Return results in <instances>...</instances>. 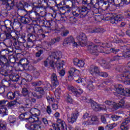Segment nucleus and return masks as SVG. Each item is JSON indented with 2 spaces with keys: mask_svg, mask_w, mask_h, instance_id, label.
<instances>
[{
  "mask_svg": "<svg viewBox=\"0 0 130 130\" xmlns=\"http://www.w3.org/2000/svg\"><path fill=\"white\" fill-rule=\"evenodd\" d=\"M110 51L112 53H114V54H116L117 52L119 51V49H115L113 48L110 49Z\"/></svg>",
  "mask_w": 130,
  "mask_h": 130,
  "instance_id": "nucleus-62",
  "label": "nucleus"
},
{
  "mask_svg": "<svg viewBox=\"0 0 130 130\" xmlns=\"http://www.w3.org/2000/svg\"><path fill=\"white\" fill-rule=\"evenodd\" d=\"M51 81L53 83V86L56 87L59 85L58 80H57V76L55 73H53L51 76Z\"/></svg>",
  "mask_w": 130,
  "mask_h": 130,
  "instance_id": "nucleus-23",
  "label": "nucleus"
},
{
  "mask_svg": "<svg viewBox=\"0 0 130 130\" xmlns=\"http://www.w3.org/2000/svg\"><path fill=\"white\" fill-rule=\"evenodd\" d=\"M27 119L30 123H33V122L39 121V118L38 117H36L33 115L29 117V118H27Z\"/></svg>",
  "mask_w": 130,
  "mask_h": 130,
  "instance_id": "nucleus-33",
  "label": "nucleus"
},
{
  "mask_svg": "<svg viewBox=\"0 0 130 130\" xmlns=\"http://www.w3.org/2000/svg\"><path fill=\"white\" fill-rule=\"evenodd\" d=\"M59 10L60 11V13H61L62 15H64L66 14L67 8H66L65 7H60Z\"/></svg>",
  "mask_w": 130,
  "mask_h": 130,
  "instance_id": "nucleus-50",
  "label": "nucleus"
},
{
  "mask_svg": "<svg viewBox=\"0 0 130 130\" xmlns=\"http://www.w3.org/2000/svg\"><path fill=\"white\" fill-rule=\"evenodd\" d=\"M31 85L33 86V87L41 86V85H43V82L42 81L39 80L38 81L32 82Z\"/></svg>",
  "mask_w": 130,
  "mask_h": 130,
  "instance_id": "nucleus-40",
  "label": "nucleus"
},
{
  "mask_svg": "<svg viewBox=\"0 0 130 130\" xmlns=\"http://www.w3.org/2000/svg\"><path fill=\"white\" fill-rule=\"evenodd\" d=\"M95 121H98V118L97 116H94L92 117H88V120L86 121L85 123L88 125H90L93 124Z\"/></svg>",
  "mask_w": 130,
  "mask_h": 130,
  "instance_id": "nucleus-28",
  "label": "nucleus"
},
{
  "mask_svg": "<svg viewBox=\"0 0 130 130\" xmlns=\"http://www.w3.org/2000/svg\"><path fill=\"white\" fill-rule=\"evenodd\" d=\"M28 40L27 41H30L31 42H34L36 40V37L31 34L28 35Z\"/></svg>",
  "mask_w": 130,
  "mask_h": 130,
  "instance_id": "nucleus-39",
  "label": "nucleus"
},
{
  "mask_svg": "<svg viewBox=\"0 0 130 130\" xmlns=\"http://www.w3.org/2000/svg\"><path fill=\"white\" fill-rule=\"evenodd\" d=\"M16 103H18V104H23L24 103V99L22 98H18L15 100Z\"/></svg>",
  "mask_w": 130,
  "mask_h": 130,
  "instance_id": "nucleus-61",
  "label": "nucleus"
},
{
  "mask_svg": "<svg viewBox=\"0 0 130 130\" xmlns=\"http://www.w3.org/2000/svg\"><path fill=\"white\" fill-rule=\"evenodd\" d=\"M78 116H79V112L78 111H75L72 113L71 117L68 116V121L69 123H74V122L77 121Z\"/></svg>",
  "mask_w": 130,
  "mask_h": 130,
  "instance_id": "nucleus-11",
  "label": "nucleus"
},
{
  "mask_svg": "<svg viewBox=\"0 0 130 130\" xmlns=\"http://www.w3.org/2000/svg\"><path fill=\"white\" fill-rule=\"evenodd\" d=\"M89 73L92 76H99V74H100V70L99 68L96 66L94 67H91L89 69Z\"/></svg>",
  "mask_w": 130,
  "mask_h": 130,
  "instance_id": "nucleus-19",
  "label": "nucleus"
},
{
  "mask_svg": "<svg viewBox=\"0 0 130 130\" xmlns=\"http://www.w3.org/2000/svg\"><path fill=\"white\" fill-rule=\"evenodd\" d=\"M119 72H122V73L120 74L119 78H121V80H125V81H127L129 79H130V62H128L127 63V66L123 67L122 69L120 68L118 69Z\"/></svg>",
  "mask_w": 130,
  "mask_h": 130,
  "instance_id": "nucleus-4",
  "label": "nucleus"
},
{
  "mask_svg": "<svg viewBox=\"0 0 130 130\" xmlns=\"http://www.w3.org/2000/svg\"><path fill=\"white\" fill-rule=\"evenodd\" d=\"M68 90L69 92H72L76 97H79L81 94H83V89L80 87H78L77 89L72 85H69Z\"/></svg>",
  "mask_w": 130,
  "mask_h": 130,
  "instance_id": "nucleus-7",
  "label": "nucleus"
},
{
  "mask_svg": "<svg viewBox=\"0 0 130 130\" xmlns=\"http://www.w3.org/2000/svg\"><path fill=\"white\" fill-rule=\"evenodd\" d=\"M40 5L42 6V0H33L32 3H31L30 5H28V7H31L32 10H34V9L40 7Z\"/></svg>",
  "mask_w": 130,
  "mask_h": 130,
  "instance_id": "nucleus-15",
  "label": "nucleus"
},
{
  "mask_svg": "<svg viewBox=\"0 0 130 130\" xmlns=\"http://www.w3.org/2000/svg\"><path fill=\"white\" fill-rule=\"evenodd\" d=\"M122 57L121 56H119L118 55L113 57L111 59V61H116L119 60V59H121Z\"/></svg>",
  "mask_w": 130,
  "mask_h": 130,
  "instance_id": "nucleus-48",
  "label": "nucleus"
},
{
  "mask_svg": "<svg viewBox=\"0 0 130 130\" xmlns=\"http://www.w3.org/2000/svg\"><path fill=\"white\" fill-rule=\"evenodd\" d=\"M8 62V59L6 57V55L0 56V69L3 68L6 63Z\"/></svg>",
  "mask_w": 130,
  "mask_h": 130,
  "instance_id": "nucleus-29",
  "label": "nucleus"
},
{
  "mask_svg": "<svg viewBox=\"0 0 130 130\" xmlns=\"http://www.w3.org/2000/svg\"><path fill=\"white\" fill-rule=\"evenodd\" d=\"M89 33H98L99 32L102 33L103 32V29L101 28H93L89 29Z\"/></svg>",
  "mask_w": 130,
  "mask_h": 130,
  "instance_id": "nucleus-37",
  "label": "nucleus"
},
{
  "mask_svg": "<svg viewBox=\"0 0 130 130\" xmlns=\"http://www.w3.org/2000/svg\"><path fill=\"white\" fill-rule=\"evenodd\" d=\"M25 126L30 130H42V126L38 124H32L29 125L26 124Z\"/></svg>",
  "mask_w": 130,
  "mask_h": 130,
  "instance_id": "nucleus-16",
  "label": "nucleus"
},
{
  "mask_svg": "<svg viewBox=\"0 0 130 130\" xmlns=\"http://www.w3.org/2000/svg\"><path fill=\"white\" fill-rule=\"evenodd\" d=\"M76 72H77L79 73L80 72L79 70L76 69L75 68H72L70 69V70L69 71L68 74V78L69 79H74V76H75V74H76Z\"/></svg>",
  "mask_w": 130,
  "mask_h": 130,
  "instance_id": "nucleus-27",
  "label": "nucleus"
},
{
  "mask_svg": "<svg viewBox=\"0 0 130 130\" xmlns=\"http://www.w3.org/2000/svg\"><path fill=\"white\" fill-rule=\"evenodd\" d=\"M73 63L75 66H76L79 68H83V67L85 66V62L82 60H79L78 58L73 59Z\"/></svg>",
  "mask_w": 130,
  "mask_h": 130,
  "instance_id": "nucleus-22",
  "label": "nucleus"
},
{
  "mask_svg": "<svg viewBox=\"0 0 130 130\" xmlns=\"http://www.w3.org/2000/svg\"><path fill=\"white\" fill-rule=\"evenodd\" d=\"M86 3H90L92 5V8H94V10L98 11V9L96 8V5L98 3V0H86Z\"/></svg>",
  "mask_w": 130,
  "mask_h": 130,
  "instance_id": "nucleus-36",
  "label": "nucleus"
},
{
  "mask_svg": "<svg viewBox=\"0 0 130 130\" xmlns=\"http://www.w3.org/2000/svg\"><path fill=\"white\" fill-rule=\"evenodd\" d=\"M105 104L106 105H109V106H113L114 105V102L111 101H106L105 102Z\"/></svg>",
  "mask_w": 130,
  "mask_h": 130,
  "instance_id": "nucleus-58",
  "label": "nucleus"
},
{
  "mask_svg": "<svg viewBox=\"0 0 130 130\" xmlns=\"http://www.w3.org/2000/svg\"><path fill=\"white\" fill-rule=\"evenodd\" d=\"M7 121L9 122L10 126H14L15 124L18 123V122L17 121V118L14 116H9Z\"/></svg>",
  "mask_w": 130,
  "mask_h": 130,
  "instance_id": "nucleus-18",
  "label": "nucleus"
},
{
  "mask_svg": "<svg viewBox=\"0 0 130 130\" xmlns=\"http://www.w3.org/2000/svg\"><path fill=\"white\" fill-rule=\"evenodd\" d=\"M22 94L24 97H27L29 95V91L24 87L22 89Z\"/></svg>",
  "mask_w": 130,
  "mask_h": 130,
  "instance_id": "nucleus-45",
  "label": "nucleus"
},
{
  "mask_svg": "<svg viewBox=\"0 0 130 130\" xmlns=\"http://www.w3.org/2000/svg\"><path fill=\"white\" fill-rule=\"evenodd\" d=\"M12 80L13 82H18L20 80V78L18 75L16 76H13L12 77Z\"/></svg>",
  "mask_w": 130,
  "mask_h": 130,
  "instance_id": "nucleus-56",
  "label": "nucleus"
},
{
  "mask_svg": "<svg viewBox=\"0 0 130 130\" xmlns=\"http://www.w3.org/2000/svg\"><path fill=\"white\" fill-rule=\"evenodd\" d=\"M57 63V69L59 72V74L61 77H63L66 74V72L63 70V63L62 62H59Z\"/></svg>",
  "mask_w": 130,
  "mask_h": 130,
  "instance_id": "nucleus-17",
  "label": "nucleus"
},
{
  "mask_svg": "<svg viewBox=\"0 0 130 130\" xmlns=\"http://www.w3.org/2000/svg\"><path fill=\"white\" fill-rule=\"evenodd\" d=\"M79 43L81 46H85L87 44V36L84 33H81L77 37Z\"/></svg>",
  "mask_w": 130,
  "mask_h": 130,
  "instance_id": "nucleus-10",
  "label": "nucleus"
},
{
  "mask_svg": "<svg viewBox=\"0 0 130 130\" xmlns=\"http://www.w3.org/2000/svg\"><path fill=\"white\" fill-rule=\"evenodd\" d=\"M44 88L45 90H50L51 89V85L49 83H47Z\"/></svg>",
  "mask_w": 130,
  "mask_h": 130,
  "instance_id": "nucleus-64",
  "label": "nucleus"
},
{
  "mask_svg": "<svg viewBox=\"0 0 130 130\" xmlns=\"http://www.w3.org/2000/svg\"><path fill=\"white\" fill-rule=\"evenodd\" d=\"M2 84L4 87H10V83L8 81L3 80H2Z\"/></svg>",
  "mask_w": 130,
  "mask_h": 130,
  "instance_id": "nucleus-59",
  "label": "nucleus"
},
{
  "mask_svg": "<svg viewBox=\"0 0 130 130\" xmlns=\"http://www.w3.org/2000/svg\"><path fill=\"white\" fill-rule=\"evenodd\" d=\"M3 5L5 6L7 11H11L14 9L15 0H1Z\"/></svg>",
  "mask_w": 130,
  "mask_h": 130,
  "instance_id": "nucleus-8",
  "label": "nucleus"
},
{
  "mask_svg": "<svg viewBox=\"0 0 130 130\" xmlns=\"http://www.w3.org/2000/svg\"><path fill=\"white\" fill-rule=\"evenodd\" d=\"M115 4L119 7H123V0H114Z\"/></svg>",
  "mask_w": 130,
  "mask_h": 130,
  "instance_id": "nucleus-46",
  "label": "nucleus"
},
{
  "mask_svg": "<svg viewBox=\"0 0 130 130\" xmlns=\"http://www.w3.org/2000/svg\"><path fill=\"white\" fill-rule=\"evenodd\" d=\"M47 25H49V26H54V25H55V24H56V22H55V21H54V20H49L47 22Z\"/></svg>",
  "mask_w": 130,
  "mask_h": 130,
  "instance_id": "nucleus-57",
  "label": "nucleus"
},
{
  "mask_svg": "<svg viewBox=\"0 0 130 130\" xmlns=\"http://www.w3.org/2000/svg\"><path fill=\"white\" fill-rule=\"evenodd\" d=\"M123 56L125 57V58H128V57H130V50L124 52Z\"/></svg>",
  "mask_w": 130,
  "mask_h": 130,
  "instance_id": "nucleus-52",
  "label": "nucleus"
},
{
  "mask_svg": "<svg viewBox=\"0 0 130 130\" xmlns=\"http://www.w3.org/2000/svg\"><path fill=\"white\" fill-rule=\"evenodd\" d=\"M30 113L31 115L38 117V116H40L41 112L40 110L36 109V108H32L30 110Z\"/></svg>",
  "mask_w": 130,
  "mask_h": 130,
  "instance_id": "nucleus-26",
  "label": "nucleus"
},
{
  "mask_svg": "<svg viewBox=\"0 0 130 130\" xmlns=\"http://www.w3.org/2000/svg\"><path fill=\"white\" fill-rule=\"evenodd\" d=\"M62 56V54L59 51L53 52L44 61V66L47 68H54V64H55L54 59H59V58H61Z\"/></svg>",
  "mask_w": 130,
  "mask_h": 130,
  "instance_id": "nucleus-3",
  "label": "nucleus"
},
{
  "mask_svg": "<svg viewBox=\"0 0 130 130\" xmlns=\"http://www.w3.org/2000/svg\"><path fill=\"white\" fill-rule=\"evenodd\" d=\"M29 6V4L28 3H25V6L24 5V3L23 2H19L17 4V9L18 10H24L25 7H26V8H28Z\"/></svg>",
  "mask_w": 130,
  "mask_h": 130,
  "instance_id": "nucleus-32",
  "label": "nucleus"
},
{
  "mask_svg": "<svg viewBox=\"0 0 130 130\" xmlns=\"http://www.w3.org/2000/svg\"><path fill=\"white\" fill-rule=\"evenodd\" d=\"M5 24L6 26H9V25H10L12 27V29H14V26H13V23H12V21H11V20L9 19L5 20Z\"/></svg>",
  "mask_w": 130,
  "mask_h": 130,
  "instance_id": "nucleus-51",
  "label": "nucleus"
},
{
  "mask_svg": "<svg viewBox=\"0 0 130 130\" xmlns=\"http://www.w3.org/2000/svg\"><path fill=\"white\" fill-rule=\"evenodd\" d=\"M34 31L35 33H40L42 32V29L40 28V26L35 27L34 28Z\"/></svg>",
  "mask_w": 130,
  "mask_h": 130,
  "instance_id": "nucleus-55",
  "label": "nucleus"
},
{
  "mask_svg": "<svg viewBox=\"0 0 130 130\" xmlns=\"http://www.w3.org/2000/svg\"><path fill=\"white\" fill-rule=\"evenodd\" d=\"M91 9H93L95 11V7H93V5L90 3H87L85 6L79 7L75 11H73L72 14L75 17H80V18H85L88 14V11H90Z\"/></svg>",
  "mask_w": 130,
  "mask_h": 130,
  "instance_id": "nucleus-2",
  "label": "nucleus"
},
{
  "mask_svg": "<svg viewBox=\"0 0 130 130\" xmlns=\"http://www.w3.org/2000/svg\"><path fill=\"white\" fill-rule=\"evenodd\" d=\"M47 100L49 102V103H52V102H54V98H52L51 95H47L46 96Z\"/></svg>",
  "mask_w": 130,
  "mask_h": 130,
  "instance_id": "nucleus-49",
  "label": "nucleus"
},
{
  "mask_svg": "<svg viewBox=\"0 0 130 130\" xmlns=\"http://www.w3.org/2000/svg\"><path fill=\"white\" fill-rule=\"evenodd\" d=\"M130 119H125L123 121L122 123L121 124L120 128L121 130H128L129 129V127L126 125L127 123H129Z\"/></svg>",
  "mask_w": 130,
  "mask_h": 130,
  "instance_id": "nucleus-20",
  "label": "nucleus"
},
{
  "mask_svg": "<svg viewBox=\"0 0 130 130\" xmlns=\"http://www.w3.org/2000/svg\"><path fill=\"white\" fill-rule=\"evenodd\" d=\"M99 76H100V77H103V78H107L108 74L106 72H100Z\"/></svg>",
  "mask_w": 130,
  "mask_h": 130,
  "instance_id": "nucleus-54",
  "label": "nucleus"
},
{
  "mask_svg": "<svg viewBox=\"0 0 130 130\" xmlns=\"http://www.w3.org/2000/svg\"><path fill=\"white\" fill-rule=\"evenodd\" d=\"M64 99L67 103H70V104H73V102H74L73 98H72V96L69 94H67L66 95H65Z\"/></svg>",
  "mask_w": 130,
  "mask_h": 130,
  "instance_id": "nucleus-35",
  "label": "nucleus"
},
{
  "mask_svg": "<svg viewBox=\"0 0 130 130\" xmlns=\"http://www.w3.org/2000/svg\"><path fill=\"white\" fill-rule=\"evenodd\" d=\"M7 96V98H8V99H10V100H13V99L15 98V94L12 92H8Z\"/></svg>",
  "mask_w": 130,
  "mask_h": 130,
  "instance_id": "nucleus-47",
  "label": "nucleus"
},
{
  "mask_svg": "<svg viewBox=\"0 0 130 130\" xmlns=\"http://www.w3.org/2000/svg\"><path fill=\"white\" fill-rule=\"evenodd\" d=\"M124 100H120L118 104V106L119 107H122L123 106H124Z\"/></svg>",
  "mask_w": 130,
  "mask_h": 130,
  "instance_id": "nucleus-63",
  "label": "nucleus"
},
{
  "mask_svg": "<svg viewBox=\"0 0 130 130\" xmlns=\"http://www.w3.org/2000/svg\"><path fill=\"white\" fill-rule=\"evenodd\" d=\"M34 91H36V92H39V93H40V94H44V92L45 91V88H44V87H36L34 89Z\"/></svg>",
  "mask_w": 130,
  "mask_h": 130,
  "instance_id": "nucleus-38",
  "label": "nucleus"
},
{
  "mask_svg": "<svg viewBox=\"0 0 130 130\" xmlns=\"http://www.w3.org/2000/svg\"><path fill=\"white\" fill-rule=\"evenodd\" d=\"M27 15L29 18H30L31 20H32V19H36V17H37V16H38V13L35 12V11Z\"/></svg>",
  "mask_w": 130,
  "mask_h": 130,
  "instance_id": "nucleus-41",
  "label": "nucleus"
},
{
  "mask_svg": "<svg viewBox=\"0 0 130 130\" xmlns=\"http://www.w3.org/2000/svg\"><path fill=\"white\" fill-rule=\"evenodd\" d=\"M7 127V122L5 121H1L0 122V130L6 129Z\"/></svg>",
  "mask_w": 130,
  "mask_h": 130,
  "instance_id": "nucleus-42",
  "label": "nucleus"
},
{
  "mask_svg": "<svg viewBox=\"0 0 130 130\" xmlns=\"http://www.w3.org/2000/svg\"><path fill=\"white\" fill-rule=\"evenodd\" d=\"M18 42L20 43H25L26 40H25V36H18Z\"/></svg>",
  "mask_w": 130,
  "mask_h": 130,
  "instance_id": "nucleus-44",
  "label": "nucleus"
},
{
  "mask_svg": "<svg viewBox=\"0 0 130 130\" xmlns=\"http://www.w3.org/2000/svg\"><path fill=\"white\" fill-rule=\"evenodd\" d=\"M74 40H75V39H74L73 37H70L66 38L63 42L64 46H68V45L73 44V43H74Z\"/></svg>",
  "mask_w": 130,
  "mask_h": 130,
  "instance_id": "nucleus-25",
  "label": "nucleus"
},
{
  "mask_svg": "<svg viewBox=\"0 0 130 130\" xmlns=\"http://www.w3.org/2000/svg\"><path fill=\"white\" fill-rule=\"evenodd\" d=\"M91 108L94 111H101V110H106V107H102L99 104L93 102L91 103Z\"/></svg>",
  "mask_w": 130,
  "mask_h": 130,
  "instance_id": "nucleus-13",
  "label": "nucleus"
},
{
  "mask_svg": "<svg viewBox=\"0 0 130 130\" xmlns=\"http://www.w3.org/2000/svg\"><path fill=\"white\" fill-rule=\"evenodd\" d=\"M86 85H87V88L89 91H91L94 89V83L97 82V79L92 78L91 79H86Z\"/></svg>",
  "mask_w": 130,
  "mask_h": 130,
  "instance_id": "nucleus-12",
  "label": "nucleus"
},
{
  "mask_svg": "<svg viewBox=\"0 0 130 130\" xmlns=\"http://www.w3.org/2000/svg\"><path fill=\"white\" fill-rule=\"evenodd\" d=\"M20 21L23 24H29V23L32 21V20L31 19V18L26 14L21 17Z\"/></svg>",
  "mask_w": 130,
  "mask_h": 130,
  "instance_id": "nucleus-24",
  "label": "nucleus"
},
{
  "mask_svg": "<svg viewBox=\"0 0 130 130\" xmlns=\"http://www.w3.org/2000/svg\"><path fill=\"white\" fill-rule=\"evenodd\" d=\"M13 45L15 47V49H16V50H19L20 51L22 50V48H21V45H20V43L15 42L13 44Z\"/></svg>",
  "mask_w": 130,
  "mask_h": 130,
  "instance_id": "nucleus-43",
  "label": "nucleus"
},
{
  "mask_svg": "<svg viewBox=\"0 0 130 130\" xmlns=\"http://www.w3.org/2000/svg\"><path fill=\"white\" fill-rule=\"evenodd\" d=\"M48 1L49 0H42V8H44L45 10L48 9V8L51 10L53 12V14H51V16L54 19L56 17V12L57 10L55 9L54 7H50V5L48 4Z\"/></svg>",
  "mask_w": 130,
  "mask_h": 130,
  "instance_id": "nucleus-6",
  "label": "nucleus"
},
{
  "mask_svg": "<svg viewBox=\"0 0 130 130\" xmlns=\"http://www.w3.org/2000/svg\"><path fill=\"white\" fill-rule=\"evenodd\" d=\"M123 17L121 15H119L115 16L114 17H111L110 18V22L112 24H117L118 22L122 21Z\"/></svg>",
  "mask_w": 130,
  "mask_h": 130,
  "instance_id": "nucleus-14",
  "label": "nucleus"
},
{
  "mask_svg": "<svg viewBox=\"0 0 130 130\" xmlns=\"http://www.w3.org/2000/svg\"><path fill=\"white\" fill-rule=\"evenodd\" d=\"M42 9H44V8L42 7V5H40L39 7H37L36 8L34 9L35 12L38 14V16H39V14H41V15H42V16H44L45 13L41 10H42Z\"/></svg>",
  "mask_w": 130,
  "mask_h": 130,
  "instance_id": "nucleus-31",
  "label": "nucleus"
},
{
  "mask_svg": "<svg viewBox=\"0 0 130 130\" xmlns=\"http://www.w3.org/2000/svg\"><path fill=\"white\" fill-rule=\"evenodd\" d=\"M69 21L71 24H75L77 21V19H76L75 17H70Z\"/></svg>",
  "mask_w": 130,
  "mask_h": 130,
  "instance_id": "nucleus-60",
  "label": "nucleus"
},
{
  "mask_svg": "<svg viewBox=\"0 0 130 130\" xmlns=\"http://www.w3.org/2000/svg\"><path fill=\"white\" fill-rule=\"evenodd\" d=\"M116 92L120 95H122V96H126V88L125 90H124V88L121 85H119V87L116 88Z\"/></svg>",
  "mask_w": 130,
  "mask_h": 130,
  "instance_id": "nucleus-21",
  "label": "nucleus"
},
{
  "mask_svg": "<svg viewBox=\"0 0 130 130\" xmlns=\"http://www.w3.org/2000/svg\"><path fill=\"white\" fill-rule=\"evenodd\" d=\"M6 102H8V101H0V114H2V116L8 115V109L4 107L6 106Z\"/></svg>",
  "mask_w": 130,
  "mask_h": 130,
  "instance_id": "nucleus-9",
  "label": "nucleus"
},
{
  "mask_svg": "<svg viewBox=\"0 0 130 130\" xmlns=\"http://www.w3.org/2000/svg\"><path fill=\"white\" fill-rule=\"evenodd\" d=\"M33 46H34V43H33V42L28 41L26 44V47H27V48H32Z\"/></svg>",
  "mask_w": 130,
  "mask_h": 130,
  "instance_id": "nucleus-53",
  "label": "nucleus"
},
{
  "mask_svg": "<svg viewBox=\"0 0 130 130\" xmlns=\"http://www.w3.org/2000/svg\"><path fill=\"white\" fill-rule=\"evenodd\" d=\"M21 18L22 17L19 16L18 15H15L12 17L13 21V25H15V23L17 24H19L20 23V21H21Z\"/></svg>",
  "mask_w": 130,
  "mask_h": 130,
  "instance_id": "nucleus-34",
  "label": "nucleus"
},
{
  "mask_svg": "<svg viewBox=\"0 0 130 130\" xmlns=\"http://www.w3.org/2000/svg\"><path fill=\"white\" fill-rule=\"evenodd\" d=\"M94 42L95 43H100V45L98 46L95 45H90L88 46L87 49L88 51L90 52L93 55H99V53H106L104 51L105 47H108L107 44H104L103 43H100L97 39L94 40Z\"/></svg>",
  "mask_w": 130,
  "mask_h": 130,
  "instance_id": "nucleus-1",
  "label": "nucleus"
},
{
  "mask_svg": "<svg viewBox=\"0 0 130 130\" xmlns=\"http://www.w3.org/2000/svg\"><path fill=\"white\" fill-rule=\"evenodd\" d=\"M56 122L57 124L53 127L54 130H75L73 127H69L68 128L66 122L59 118L57 119Z\"/></svg>",
  "mask_w": 130,
  "mask_h": 130,
  "instance_id": "nucleus-5",
  "label": "nucleus"
},
{
  "mask_svg": "<svg viewBox=\"0 0 130 130\" xmlns=\"http://www.w3.org/2000/svg\"><path fill=\"white\" fill-rule=\"evenodd\" d=\"M25 101L28 103L26 104L27 108H29V104H35L36 103V99L32 98H27Z\"/></svg>",
  "mask_w": 130,
  "mask_h": 130,
  "instance_id": "nucleus-30",
  "label": "nucleus"
}]
</instances>
